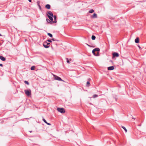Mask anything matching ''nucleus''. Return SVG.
<instances>
[{
    "label": "nucleus",
    "mask_w": 146,
    "mask_h": 146,
    "mask_svg": "<svg viewBox=\"0 0 146 146\" xmlns=\"http://www.w3.org/2000/svg\"><path fill=\"white\" fill-rule=\"evenodd\" d=\"M53 75L54 77V79L55 80H57L59 81H62L64 82H65L60 77L57 76L56 75H55L54 74H53Z\"/></svg>",
    "instance_id": "nucleus-1"
},
{
    "label": "nucleus",
    "mask_w": 146,
    "mask_h": 146,
    "mask_svg": "<svg viewBox=\"0 0 146 146\" xmlns=\"http://www.w3.org/2000/svg\"><path fill=\"white\" fill-rule=\"evenodd\" d=\"M50 43L47 42L46 41L44 42L43 43V46L45 48H48L50 47Z\"/></svg>",
    "instance_id": "nucleus-2"
},
{
    "label": "nucleus",
    "mask_w": 146,
    "mask_h": 146,
    "mask_svg": "<svg viewBox=\"0 0 146 146\" xmlns=\"http://www.w3.org/2000/svg\"><path fill=\"white\" fill-rule=\"evenodd\" d=\"M57 110L59 112L63 113H65V111L64 108H58L57 109Z\"/></svg>",
    "instance_id": "nucleus-3"
},
{
    "label": "nucleus",
    "mask_w": 146,
    "mask_h": 146,
    "mask_svg": "<svg viewBox=\"0 0 146 146\" xmlns=\"http://www.w3.org/2000/svg\"><path fill=\"white\" fill-rule=\"evenodd\" d=\"M25 94L27 96H29L31 94V91L30 89H27L25 90Z\"/></svg>",
    "instance_id": "nucleus-4"
},
{
    "label": "nucleus",
    "mask_w": 146,
    "mask_h": 146,
    "mask_svg": "<svg viewBox=\"0 0 146 146\" xmlns=\"http://www.w3.org/2000/svg\"><path fill=\"white\" fill-rule=\"evenodd\" d=\"M112 55H113V58H114L116 57H118L119 56V54L118 53L116 52H114L113 54Z\"/></svg>",
    "instance_id": "nucleus-5"
},
{
    "label": "nucleus",
    "mask_w": 146,
    "mask_h": 146,
    "mask_svg": "<svg viewBox=\"0 0 146 146\" xmlns=\"http://www.w3.org/2000/svg\"><path fill=\"white\" fill-rule=\"evenodd\" d=\"M97 14L95 13H94V14L93 15L91 16V18H92V19H95V18H97Z\"/></svg>",
    "instance_id": "nucleus-6"
},
{
    "label": "nucleus",
    "mask_w": 146,
    "mask_h": 146,
    "mask_svg": "<svg viewBox=\"0 0 146 146\" xmlns=\"http://www.w3.org/2000/svg\"><path fill=\"white\" fill-rule=\"evenodd\" d=\"M47 13L50 16V17H53V13L50 11H47Z\"/></svg>",
    "instance_id": "nucleus-7"
},
{
    "label": "nucleus",
    "mask_w": 146,
    "mask_h": 146,
    "mask_svg": "<svg viewBox=\"0 0 146 146\" xmlns=\"http://www.w3.org/2000/svg\"><path fill=\"white\" fill-rule=\"evenodd\" d=\"M114 69L113 66H109L108 68V70H112Z\"/></svg>",
    "instance_id": "nucleus-8"
},
{
    "label": "nucleus",
    "mask_w": 146,
    "mask_h": 146,
    "mask_svg": "<svg viewBox=\"0 0 146 146\" xmlns=\"http://www.w3.org/2000/svg\"><path fill=\"white\" fill-rule=\"evenodd\" d=\"M0 59L3 61H5L6 60L5 58L2 56H0Z\"/></svg>",
    "instance_id": "nucleus-9"
},
{
    "label": "nucleus",
    "mask_w": 146,
    "mask_h": 146,
    "mask_svg": "<svg viewBox=\"0 0 146 146\" xmlns=\"http://www.w3.org/2000/svg\"><path fill=\"white\" fill-rule=\"evenodd\" d=\"M48 17L49 18V20H50L51 21V22L53 23V21H53V19L52 18L53 17H50L49 15H48Z\"/></svg>",
    "instance_id": "nucleus-10"
},
{
    "label": "nucleus",
    "mask_w": 146,
    "mask_h": 146,
    "mask_svg": "<svg viewBox=\"0 0 146 146\" xmlns=\"http://www.w3.org/2000/svg\"><path fill=\"white\" fill-rule=\"evenodd\" d=\"M100 50V49L98 48H96L93 50V52L98 51L99 52Z\"/></svg>",
    "instance_id": "nucleus-11"
},
{
    "label": "nucleus",
    "mask_w": 146,
    "mask_h": 146,
    "mask_svg": "<svg viewBox=\"0 0 146 146\" xmlns=\"http://www.w3.org/2000/svg\"><path fill=\"white\" fill-rule=\"evenodd\" d=\"M53 17H54V20L53 21V23H56V20L57 19V17L56 15L53 16Z\"/></svg>",
    "instance_id": "nucleus-12"
},
{
    "label": "nucleus",
    "mask_w": 146,
    "mask_h": 146,
    "mask_svg": "<svg viewBox=\"0 0 146 146\" xmlns=\"http://www.w3.org/2000/svg\"><path fill=\"white\" fill-rule=\"evenodd\" d=\"M135 42L136 43H138L139 42V38L138 37H137L135 39Z\"/></svg>",
    "instance_id": "nucleus-13"
},
{
    "label": "nucleus",
    "mask_w": 146,
    "mask_h": 146,
    "mask_svg": "<svg viewBox=\"0 0 146 146\" xmlns=\"http://www.w3.org/2000/svg\"><path fill=\"white\" fill-rule=\"evenodd\" d=\"M45 7L48 9H49L50 8V6L49 4H47L45 5Z\"/></svg>",
    "instance_id": "nucleus-14"
},
{
    "label": "nucleus",
    "mask_w": 146,
    "mask_h": 146,
    "mask_svg": "<svg viewBox=\"0 0 146 146\" xmlns=\"http://www.w3.org/2000/svg\"><path fill=\"white\" fill-rule=\"evenodd\" d=\"M95 52H93V50H92V52L93 53V54H94V55L95 56H99V52H98L97 54H96Z\"/></svg>",
    "instance_id": "nucleus-15"
},
{
    "label": "nucleus",
    "mask_w": 146,
    "mask_h": 146,
    "mask_svg": "<svg viewBox=\"0 0 146 146\" xmlns=\"http://www.w3.org/2000/svg\"><path fill=\"white\" fill-rule=\"evenodd\" d=\"M121 127L125 130L126 132L127 131V129H126V128L125 127L122 126Z\"/></svg>",
    "instance_id": "nucleus-16"
},
{
    "label": "nucleus",
    "mask_w": 146,
    "mask_h": 146,
    "mask_svg": "<svg viewBox=\"0 0 146 146\" xmlns=\"http://www.w3.org/2000/svg\"><path fill=\"white\" fill-rule=\"evenodd\" d=\"M94 11V10L93 9H91L89 11V13H93Z\"/></svg>",
    "instance_id": "nucleus-17"
},
{
    "label": "nucleus",
    "mask_w": 146,
    "mask_h": 146,
    "mask_svg": "<svg viewBox=\"0 0 146 146\" xmlns=\"http://www.w3.org/2000/svg\"><path fill=\"white\" fill-rule=\"evenodd\" d=\"M96 37L94 35H92V40H95L96 39Z\"/></svg>",
    "instance_id": "nucleus-18"
},
{
    "label": "nucleus",
    "mask_w": 146,
    "mask_h": 146,
    "mask_svg": "<svg viewBox=\"0 0 146 146\" xmlns=\"http://www.w3.org/2000/svg\"><path fill=\"white\" fill-rule=\"evenodd\" d=\"M47 35L48 36H49L50 37H52V35L50 33H48Z\"/></svg>",
    "instance_id": "nucleus-19"
},
{
    "label": "nucleus",
    "mask_w": 146,
    "mask_h": 146,
    "mask_svg": "<svg viewBox=\"0 0 146 146\" xmlns=\"http://www.w3.org/2000/svg\"><path fill=\"white\" fill-rule=\"evenodd\" d=\"M35 66H32L31 68V69L32 70H34L35 68Z\"/></svg>",
    "instance_id": "nucleus-20"
},
{
    "label": "nucleus",
    "mask_w": 146,
    "mask_h": 146,
    "mask_svg": "<svg viewBox=\"0 0 146 146\" xmlns=\"http://www.w3.org/2000/svg\"><path fill=\"white\" fill-rule=\"evenodd\" d=\"M51 40H52L54 41H59V40H57L56 39L54 38H52V39H51Z\"/></svg>",
    "instance_id": "nucleus-21"
},
{
    "label": "nucleus",
    "mask_w": 146,
    "mask_h": 146,
    "mask_svg": "<svg viewBox=\"0 0 146 146\" xmlns=\"http://www.w3.org/2000/svg\"><path fill=\"white\" fill-rule=\"evenodd\" d=\"M90 83H86V86L87 87L89 86L90 85Z\"/></svg>",
    "instance_id": "nucleus-22"
},
{
    "label": "nucleus",
    "mask_w": 146,
    "mask_h": 146,
    "mask_svg": "<svg viewBox=\"0 0 146 146\" xmlns=\"http://www.w3.org/2000/svg\"><path fill=\"white\" fill-rule=\"evenodd\" d=\"M98 96V95H97V94H94V95L93 96V98H95L96 97H97Z\"/></svg>",
    "instance_id": "nucleus-23"
},
{
    "label": "nucleus",
    "mask_w": 146,
    "mask_h": 146,
    "mask_svg": "<svg viewBox=\"0 0 146 146\" xmlns=\"http://www.w3.org/2000/svg\"><path fill=\"white\" fill-rule=\"evenodd\" d=\"M46 21L48 23H50L51 22L50 20L48 19H46Z\"/></svg>",
    "instance_id": "nucleus-24"
},
{
    "label": "nucleus",
    "mask_w": 146,
    "mask_h": 146,
    "mask_svg": "<svg viewBox=\"0 0 146 146\" xmlns=\"http://www.w3.org/2000/svg\"><path fill=\"white\" fill-rule=\"evenodd\" d=\"M42 120L45 123H46L47 122L46 120L44 118V117L42 118Z\"/></svg>",
    "instance_id": "nucleus-25"
},
{
    "label": "nucleus",
    "mask_w": 146,
    "mask_h": 146,
    "mask_svg": "<svg viewBox=\"0 0 146 146\" xmlns=\"http://www.w3.org/2000/svg\"><path fill=\"white\" fill-rule=\"evenodd\" d=\"M66 62L67 63H70V61L68 60V58H66Z\"/></svg>",
    "instance_id": "nucleus-26"
},
{
    "label": "nucleus",
    "mask_w": 146,
    "mask_h": 146,
    "mask_svg": "<svg viewBox=\"0 0 146 146\" xmlns=\"http://www.w3.org/2000/svg\"><path fill=\"white\" fill-rule=\"evenodd\" d=\"M47 41L49 42H52V40H50V39H48L47 40Z\"/></svg>",
    "instance_id": "nucleus-27"
},
{
    "label": "nucleus",
    "mask_w": 146,
    "mask_h": 146,
    "mask_svg": "<svg viewBox=\"0 0 146 146\" xmlns=\"http://www.w3.org/2000/svg\"><path fill=\"white\" fill-rule=\"evenodd\" d=\"M91 80V79L90 78H89L88 79V80L86 82H89Z\"/></svg>",
    "instance_id": "nucleus-28"
},
{
    "label": "nucleus",
    "mask_w": 146,
    "mask_h": 146,
    "mask_svg": "<svg viewBox=\"0 0 146 146\" xmlns=\"http://www.w3.org/2000/svg\"><path fill=\"white\" fill-rule=\"evenodd\" d=\"M46 123V124H47L48 125H51V124L50 123H48L47 122Z\"/></svg>",
    "instance_id": "nucleus-29"
},
{
    "label": "nucleus",
    "mask_w": 146,
    "mask_h": 146,
    "mask_svg": "<svg viewBox=\"0 0 146 146\" xmlns=\"http://www.w3.org/2000/svg\"><path fill=\"white\" fill-rule=\"evenodd\" d=\"M0 66L1 67H2L3 66V65L2 64H0Z\"/></svg>",
    "instance_id": "nucleus-30"
},
{
    "label": "nucleus",
    "mask_w": 146,
    "mask_h": 146,
    "mask_svg": "<svg viewBox=\"0 0 146 146\" xmlns=\"http://www.w3.org/2000/svg\"><path fill=\"white\" fill-rule=\"evenodd\" d=\"M29 83H25L26 84H27L28 85H29Z\"/></svg>",
    "instance_id": "nucleus-31"
},
{
    "label": "nucleus",
    "mask_w": 146,
    "mask_h": 146,
    "mask_svg": "<svg viewBox=\"0 0 146 146\" xmlns=\"http://www.w3.org/2000/svg\"><path fill=\"white\" fill-rule=\"evenodd\" d=\"M138 47L140 49H141V47L139 45L138 46Z\"/></svg>",
    "instance_id": "nucleus-32"
},
{
    "label": "nucleus",
    "mask_w": 146,
    "mask_h": 146,
    "mask_svg": "<svg viewBox=\"0 0 146 146\" xmlns=\"http://www.w3.org/2000/svg\"><path fill=\"white\" fill-rule=\"evenodd\" d=\"M87 44V45L88 46L91 47V46H90V45H89L88 44Z\"/></svg>",
    "instance_id": "nucleus-33"
},
{
    "label": "nucleus",
    "mask_w": 146,
    "mask_h": 146,
    "mask_svg": "<svg viewBox=\"0 0 146 146\" xmlns=\"http://www.w3.org/2000/svg\"><path fill=\"white\" fill-rule=\"evenodd\" d=\"M30 2H31L32 0H28Z\"/></svg>",
    "instance_id": "nucleus-34"
},
{
    "label": "nucleus",
    "mask_w": 146,
    "mask_h": 146,
    "mask_svg": "<svg viewBox=\"0 0 146 146\" xmlns=\"http://www.w3.org/2000/svg\"><path fill=\"white\" fill-rule=\"evenodd\" d=\"M24 82H28L27 81H25Z\"/></svg>",
    "instance_id": "nucleus-35"
},
{
    "label": "nucleus",
    "mask_w": 146,
    "mask_h": 146,
    "mask_svg": "<svg viewBox=\"0 0 146 146\" xmlns=\"http://www.w3.org/2000/svg\"><path fill=\"white\" fill-rule=\"evenodd\" d=\"M38 5H39V8H41V7L40 6V5H39V4H38Z\"/></svg>",
    "instance_id": "nucleus-36"
},
{
    "label": "nucleus",
    "mask_w": 146,
    "mask_h": 146,
    "mask_svg": "<svg viewBox=\"0 0 146 146\" xmlns=\"http://www.w3.org/2000/svg\"><path fill=\"white\" fill-rule=\"evenodd\" d=\"M29 132H30V133H31L32 132V131H29Z\"/></svg>",
    "instance_id": "nucleus-37"
},
{
    "label": "nucleus",
    "mask_w": 146,
    "mask_h": 146,
    "mask_svg": "<svg viewBox=\"0 0 146 146\" xmlns=\"http://www.w3.org/2000/svg\"><path fill=\"white\" fill-rule=\"evenodd\" d=\"M25 119H29V118H25Z\"/></svg>",
    "instance_id": "nucleus-38"
},
{
    "label": "nucleus",
    "mask_w": 146,
    "mask_h": 146,
    "mask_svg": "<svg viewBox=\"0 0 146 146\" xmlns=\"http://www.w3.org/2000/svg\"><path fill=\"white\" fill-rule=\"evenodd\" d=\"M141 124H140V125H139V126H141Z\"/></svg>",
    "instance_id": "nucleus-39"
},
{
    "label": "nucleus",
    "mask_w": 146,
    "mask_h": 146,
    "mask_svg": "<svg viewBox=\"0 0 146 146\" xmlns=\"http://www.w3.org/2000/svg\"><path fill=\"white\" fill-rule=\"evenodd\" d=\"M132 119H135V118H133H133H132Z\"/></svg>",
    "instance_id": "nucleus-40"
},
{
    "label": "nucleus",
    "mask_w": 146,
    "mask_h": 146,
    "mask_svg": "<svg viewBox=\"0 0 146 146\" xmlns=\"http://www.w3.org/2000/svg\"><path fill=\"white\" fill-rule=\"evenodd\" d=\"M1 36V34H0V36Z\"/></svg>",
    "instance_id": "nucleus-41"
},
{
    "label": "nucleus",
    "mask_w": 146,
    "mask_h": 146,
    "mask_svg": "<svg viewBox=\"0 0 146 146\" xmlns=\"http://www.w3.org/2000/svg\"><path fill=\"white\" fill-rule=\"evenodd\" d=\"M110 61H111V62H112V60H110Z\"/></svg>",
    "instance_id": "nucleus-42"
},
{
    "label": "nucleus",
    "mask_w": 146,
    "mask_h": 146,
    "mask_svg": "<svg viewBox=\"0 0 146 146\" xmlns=\"http://www.w3.org/2000/svg\"><path fill=\"white\" fill-rule=\"evenodd\" d=\"M70 60H71V59H70Z\"/></svg>",
    "instance_id": "nucleus-43"
}]
</instances>
